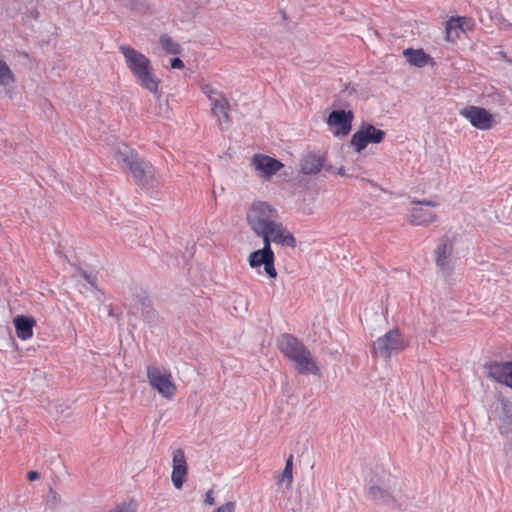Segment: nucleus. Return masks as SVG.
<instances>
[{
	"instance_id": "obj_1",
	"label": "nucleus",
	"mask_w": 512,
	"mask_h": 512,
	"mask_svg": "<svg viewBox=\"0 0 512 512\" xmlns=\"http://www.w3.org/2000/svg\"><path fill=\"white\" fill-rule=\"evenodd\" d=\"M126 67L131 72L136 83L143 89L156 95L159 92L160 79L155 74L151 60L138 50L127 46H119Z\"/></svg>"
},
{
	"instance_id": "obj_2",
	"label": "nucleus",
	"mask_w": 512,
	"mask_h": 512,
	"mask_svg": "<svg viewBox=\"0 0 512 512\" xmlns=\"http://www.w3.org/2000/svg\"><path fill=\"white\" fill-rule=\"evenodd\" d=\"M115 160L127 168L134 179L144 188H153L160 184V177L148 162L137 158L136 154L124 143H118L113 150Z\"/></svg>"
},
{
	"instance_id": "obj_3",
	"label": "nucleus",
	"mask_w": 512,
	"mask_h": 512,
	"mask_svg": "<svg viewBox=\"0 0 512 512\" xmlns=\"http://www.w3.org/2000/svg\"><path fill=\"white\" fill-rule=\"evenodd\" d=\"M280 351L295 364L300 374L320 376V369L309 349L292 335L284 334L278 339Z\"/></svg>"
},
{
	"instance_id": "obj_4",
	"label": "nucleus",
	"mask_w": 512,
	"mask_h": 512,
	"mask_svg": "<svg viewBox=\"0 0 512 512\" xmlns=\"http://www.w3.org/2000/svg\"><path fill=\"white\" fill-rule=\"evenodd\" d=\"M280 221L277 210L267 202L257 201L247 211V222L252 231L259 237Z\"/></svg>"
},
{
	"instance_id": "obj_5",
	"label": "nucleus",
	"mask_w": 512,
	"mask_h": 512,
	"mask_svg": "<svg viewBox=\"0 0 512 512\" xmlns=\"http://www.w3.org/2000/svg\"><path fill=\"white\" fill-rule=\"evenodd\" d=\"M407 345V340L401 331L398 328H392L372 342L371 352L373 356L387 360L401 353Z\"/></svg>"
},
{
	"instance_id": "obj_6",
	"label": "nucleus",
	"mask_w": 512,
	"mask_h": 512,
	"mask_svg": "<svg viewBox=\"0 0 512 512\" xmlns=\"http://www.w3.org/2000/svg\"><path fill=\"white\" fill-rule=\"evenodd\" d=\"M147 378L150 386L164 398L171 399L175 396L177 388L169 369L157 365L147 367Z\"/></svg>"
},
{
	"instance_id": "obj_7",
	"label": "nucleus",
	"mask_w": 512,
	"mask_h": 512,
	"mask_svg": "<svg viewBox=\"0 0 512 512\" xmlns=\"http://www.w3.org/2000/svg\"><path fill=\"white\" fill-rule=\"evenodd\" d=\"M385 131L376 128L371 124H363L353 134L350 145L357 152L363 151L369 144L381 143L385 138Z\"/></svg>"
},
{
	"instance_id": "obj_8",
	"label": "nucleus",
	"mask_w": 512,
	"mask_h": 512,
	"mask_svg": "<svg viewBox=\"0 0 512 512\" xmlns=\"http://www.w3.org/2000/svg\"><path fill=\"white\" fill-rule=\"evenodd\" d=\"M459 115L465 118L476 129L486 131L496 124L495 115L480 106L468 105L459 111Z\"/></svg>"
},
{
	"instance_id": "obj_9",
	"label": "nucleus",
	"mask_w": 512,
	"mask_h": 512,
	"mask_svg": "<svg viewBox=\"0 0 512 512\" xmlns=\"http://www.w3.org/2000/svg\"><path fill=\"white\" fill-rule=\"evenodd\" d=\"M275 255L271 247H269L268 239H265L263 247L252 252L248 257L249 266L252 269H259L261 266L264 267L266 275L272 279L277 277V271L274 265Z\"/></svg>"
},
{
	"instance_id": "obj_10",
	"label": "nucleus",
	"mask_w": 512,
	"mask_h": 512,
	"mask_svg": "<svg viewBox=\"0 0 512 512\" xmlns=\"http://www.w3.org/2000/svg\"><path fill=\"white\" fill-rule=\"evenodd\" d=\"M413 206L408 213V220L411 224L417 226H427L435 222L437 215L432 210L439 205L437 201H413Z\"/></svg>"
},
{
	"instance_id": "obj_11",
	"label": "nucleus",
	"mask_w": 512,
	"mask_h": 512,
	"mask_svg": "<svg viewBox=\"0 0 512 512\" xmlns=\"http://www.w3.org/2000/svg\"><path fill=\"white\" fill-rule=\"evenodd\" d=\"M251 166L259 178L268 180L283 167V164L268 155L255 154L251 159Z\"/></svg>"
},
{
	"instance_id": "obj_12",
	"label": "nucleus",
	"mask_w": 512,
	"mask_h": 512,
	"mask_svg": "<svg viewBox=\"0 0 512 512\" xmlns=\"http://www.w3.org/2000/svg\"><path fill=\"white\" fill-rule=\"evenodd\" d=\"M353 113L345 110L332 111L327 119V124L332 133L337 137L349 134L352 128Z\"/></svg>"
},
{
	"instance_id": "obj_13",
	"label": "nucleus",
	"mask_w": 512,
	"mask_h": 512,
	"mask_svg": "<svg viewBox=\"0 0 512 512\" xmlns=\"http://www.w3.org/2000/svg\"><path fill=\"white\" fill-rule=\"evenodd\" d=\"M261 238L263 243H265V239H268L269 247H271V243L291 248H295L297 245L295 237L282 224L281 220L278 221L273 227H271L267 231V234H264Z\"/></svg>"
},
{
	"instance_id": "obj_14",
	"label": "nucleus",
	"mask_w": 512,
	"mask_h": 512,
	"mask_svg": "<svg viewBox=\"0 0 512 512\" xmlns=\"http://www.w3.org/2000/svg\"><path fill=\"white\" fill-rule=\"evenodd\" d=\"M188 475V465L182 449H176L172 454L171 481L176 489H181Z\"/></svg>"
},
{
	"instance_id": "obj_15",
	"label": "nucleus",
	"mask_w": 512,
	"mask_h": 512,
	"mask_svg": "<svg viewBox=\"0 0 512 512\" xmlns=\"http://www.w3.org/2000/svg\"><path fill=\"white\" fill-rule=\"evenodd\" d=\"M489 376L495 381L512 388V361L491 364L489 366Z\"/></svg>"
},
{
	"instance_id": "obj_16",
	"label": "nucleus",
	"mask_w": 512,
	"mask_h": 512,
	"mask_svg": "<svg viewBox=\"0 0 512 512\" xmlns=\"http://www.w3.org/2000/svg\"><path fill=\"white\" fill-rule=\"evenodd\" d=\"M369 497L377 505L386 506L390 509H401V505L397 503V500L389 492L380 486L372 485L369 488Z\"/></svg>"
},
{
	"instance_id": "obj_17",
	"label": "nucleus",
	"mask_w": 512,
	"mask_h": 512,
	"mask_svg": "<svg viewBox=\"0 0 512 512\" xmlns=\"http://www.w3.org/2000/svg\"><path fill=\"white\" fill-rule=\"evenodd\" d=\"M453 252L452 242L445 238L442 239L435 250L437 266L443 271L451 269L450 256Z\"/></svg>"
},
{
	"instance_id": "obj_18",
	"label": "nucleus",
	"mask_w": 512,
	"mask_h": 512,
	"mask_svg": "<svg viewBox=\"0 0 512 512\" xmlns=\"http://www.w3.org/2000/svg\"><path fill=\"white\" fill-rule=\"evenodd\" d=\"M16 76L10 66L0 59V86L6 90L7 95L12 98V90L15 88Z\"/></svg>"
},
{
	"instance_id": "obj_19",
	"label": "nucleus",
	"mask_w": 512,
	"mask_h": 512,
	"mask_svg": "<svg viewBox=\"0 0 512 512\" xmlns=\"http://www.w3.org/2000/svg\"><path fill=\"white\" fill-rule=\"evenodd\" d=\"M211 103L212 114L218 118L219 125L223 128L229 120V103L225 96L214 100Z\"/></svg>"
},
{
	"instance_id": "obj_20",
	"label": "nucleus",
	"mask_w": 512,
	"mask_h": 512,
	"mask_svg": "<svg viewBox=\"0 0 512 512\" xmlns=\"http://www.w3.org/2000/svg\"><path fill=\"white\" fill-rule=\"evenodd\" d=\"M469 23V18L466 17H451L446 22V40L447 41H455L459 35L461 30L464 29V24Z\"/></svg>"
},
{
	"instance_id": "obj_21",
	"label": "nucleus",
	"mask_w": 512,
	"mask_h": 512,
	"mask_svg": "<svg viewBox=\"0 0 512 512\" xmlns=\"http://www.w3.org/2000/svg\"><path fill=\"white\" fill-rule=\"evenodd\" d=\"M17 336L22 340H28L33 335L34 321L25 316H17L13 320Z\"/></svg>"
},
{
	"instance_id": "obj_22",
	"label": "nucleus",
	"mask_w": 512,
	"mask_h": 512,
	"mask_svg": "<svg viewBox=\"0 0 512 512\" xmlns=\"http://www.w3.org/2000/svg\"><path fill=\"white\" fill-rule=\"evenodd\" d=\"M324 167L322 157L308 155L301 162V171L304 174H316Z\"/></svg>"
},
{
	"instance_id": "obj_23",
	"label": "nucleus",
	"mask_w": 512,
	"mask_h": 512,
	"mask_svg": "<svg viewBox=\"0 0 512 512\" xmlns=\"http://www.w3.org/2000/svg\"><path fill=\"white\" fill-rule=\"evenodd\" d=\"M404 55L407 59V61L416 67H424L430 57L423 51V50H413V49H406L404 50Z\"/></svg>"
},
{
	"instance_id": "obj_24",
	"label": "nucleus",
	"mask_w": 512,
	"mask_h": 512,
	"mask_svg": "<svg viewBox=\"0 0 512 512\" xmlns=\"http://www.w3.org/2000/svg\"><path fill=\"white\" fill-rule=\"evenodd\" d=\"M293 458L289 456L286 460L284 470L277 478L278 485H285L286 487H290L293 482Z\"/></svg>"
},
{
	"instance_id": "obj_25",
	"label": "nucleus",
	"mask_w": 512,
	"mask_h": 512,
	"mask_svg": "<svg viewBox=\"0 0 512 512\" xmlns=\"http://www.w3.org/2000/svg\"><path fill=\"white\" fill-rule=\"evenodd\" d=\"M159 45L167 54L177 55L181 52L180 45L166 34L159 37Z\"/></svg>"
},
{
	"instance_id": "obj_26",
	"label": "nucleus",
	"mask_w": 512,
	"mask_h": 512,
	"mask_svg": "<svg viewBox=\"0 0 512 512\" xmlns=\"http://www.w3.org/2000/svg\"><path fill=\"white\" fill-rule=\"evenodd\" d=\"M202 92L207 96L210 102L217 100L224 96L220 91L215 89L210 84H205L202 86Z\"/></svg>"
},
{
	"instance_id": "obj_27",
	"label": "nucleus",
	"mask_w": 512,
	"mask_h": 512,
	"mask_svg": "<svg viewBox=\"0 0 512 512\" xmlns=\"http://www.w3.org/2000/svg\"><path fill=\"white\" fill-rule=\"evenodd\" d=\"M108 512H136V506L132 502H125L120 505H117Z\"/></svg>"
},
{
	"instance_id": "obj_28",
	"label": "nucleus",
	"mask_w": 512,
	"mask_h": 512,
	"mask_svg": "<svg viewBox=\"0 0 512 512\" xmlns=\"http://www.w3.org/2000/svg\"><path fill=\"white\" fill-rule=\"evenodd\" d=\"M236 504L235 502H226L223 505L219 506L214 512H235Z\"/></svg>"
},
{
	"instance_id": "obj_29",
	"label": "nucleus",
	"mask_w": 512,
	"mask_h": 512,
	"mask_svg": "<svg viewBox=\"0 0 512 512\" xmlns=\"http://www.w3.org/2000/svg\"><path fill=\"white\" fill-rule=\"evenodd\" d=\"M170 66L173 69H182V68H184V63L180 58H173L170 61Z\"/></svg>"
},
{
	"instance_id": "obj_30",
	"label": "nucleus",
	"mask_w": 512,
	"mask_h": 512,
	"mask_svg": "<svg viewBox=\"0 0 512 512\" xmlns=\"http://www.w3.org/2000/svg\"><path fill=\"white\" fill-rule=\"evenodd\" d=\"M82 276L92 287L96 286V277L94 275H92L91 273L89 274V273L83 272Z\"/></svg>"
},
{
	"instance_id": "obj_31",
	"label": "nucleus",
	"mask_w": 512,
	"mask_h": 512,
	"mask_svg": "<svg viewBox=\"0 0 512 512\" xmlns=\"http://www.w3.org/2000/svg\"><path fill=\"white\" fill-rule=\"evenodd\" d=\"M205 503L208 504V505H214L215 504V498H214L212 490H209V491L206 492Z\"/></svg>"
},
{
	"instance_id": "obj_32",
	"label": "nucleus",
	"mask_w": 512,
	"mask_h": 512,
	"mask_svg": "<svg viewBox=\"0 0 512 512\" xmlns=\"http://www.w3.org/2000/svg\"><path fill=\"white\" fill-rule=\"evenodd\" d=\"M39 478V473L37 471H29L27 473V479L29 481H35Z\"/></svg>"
},
{
	"instance_id": "obj_33",
	"label": "nucleus",
	"mask_w": 512,
	"mask_h": 512,
	"mask_svg": "<svg viewBox=\"0 0 512 512\" xmlns=\"http://www.w3.org/2000/svg\"><path fill=\"white\" fill-rule=\"evenodd\" d=\"M473 27V22L471 19H469V23L468 24H464V29L461 30V32H465L467 30H471Z\"/></svg>"
},
{
	"instance_id": "obj_34",
	"label": "nucleus",
	"mask_w": 512,
	"mask_h": 512,
	"mask_svg": "<svg viewBox=\"0 0 512 512\" xmlns=\"http://www.w3.org/2000/svg\"><path fill=\"white\" fill-rule=\"evenodd\" d=\"M337 174L340 176H346L345 170L342 167L337 170Z\"/></svg>"
}]
</instances>
